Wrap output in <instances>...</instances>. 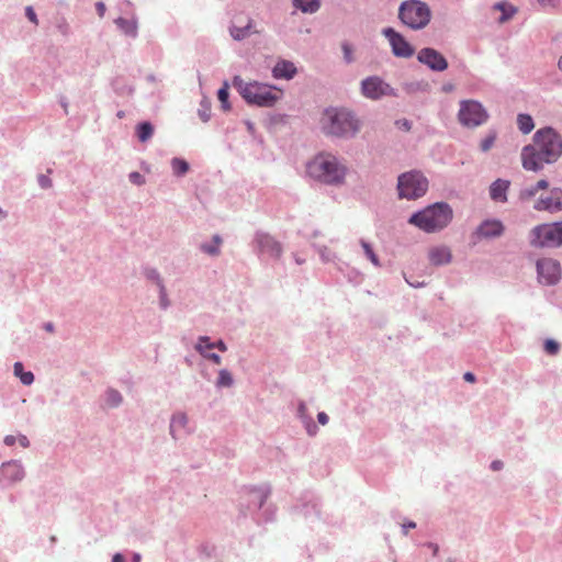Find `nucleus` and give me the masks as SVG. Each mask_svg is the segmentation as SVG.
I'll list each match as a JSON object with an SVG mask.
<instances>
[{
	"mask_svg": "<svg viewBox=\"0 0 562 562\" xmlns=\"http://www.w3.org/2000/svg\"><path fill=\"white\" fill-rule=\"evenodd\" d=\"M361 92L368 99L378 100L384 95L392 94L393 90L380 77L372 76L362 80Z\"/></svg>",
	"mask_w": 562,
	"mask_h": 562,
	"instance_id": "11",
	"label": "nucleus"
},
{
	"mask_svg": "<svg viewBox=\"0 0 562 562\" xmlns=\"http://www.w3.org/2000/svg\"><path fill=\"white\" fill-rule=\"evenodd\" d=\"M38 183L40 186L43 188V189H47L52 186V180L49 177L45 176V175H41L38 177Z\"/></svg>",
	"mask_w": 562,
	"mask_h": 562,
	"instance_id": "41",
	"label": "nucleus"
},
{
	"mask_svg": "<svg viewBox=\"0 0 562 562\" xmlns=\"http://www.w3.org/2000/svg\"><path fill=\"white\" fill-rule=\"evenodd\" d=\"M452 220V210L447 203H435L414 213L408 223L426 233L445 228Z\"/></svg>",
	"mask_w": 562,
	"mask_h": 562,
	"instance_id": "4",
	"label": "nucleus"
},
{
	"mask_svg": "<svg viewBox=\"0 0 562 562\" xmlns=\"http://www.w3.org/2000/svg\"><path fill=\"white\" fill-rule=\"evenodd\" d=\"M428 258L432 265H445L450 262L451 252L447 247H435L429 250Z\"/></svg>",
	"mask_w": 562,
	"mask_h": 562,
	"instance_id": "18",
	"label": "nucleus"
},
{
	"mask_svg": "<svg viewBox=\"0 0 562 562\" xmlns=\"http://www.w3.org/2000/svg\"><path fill=\"white\" fill-rule=\"evenodd\" d=\"M517 125H518V128L524 134L530 133L535 127L533 120L528 114H519L517 117Z\"/></svg>",
	"mask_w": 562,
	"mask_h": 562,
	"instance_id": "27",
	"label": "nucleus"
},
{
	"mask_svg": "<svg viewBox=\"0 0 562 562\" xmlns=\"http://www.w3.org/2000/svg\"><path fill=\"white\" fill-rule=\"evenodd\" d=\"M342 49H344L346 59L348 61H350L351 60V50H350L349 46L348 45H344Z\"/></svg>",
	"mask_w": 562,
	"mask_h": 562,
	"instance_id": "49",
	"label": "nucleus"
},
{
	"mask_svg": "<svg viewBox=\"0 0 562 562\" xmlns=\"http://www.w3.org/2000/svg\"><path fill=\"white\" fill-rule=\"evenodd\" d=\"M213 345H214V348L216 347L223 352L226 351V349H227L226 345L222 340H218L216 344H213Z\"/></svg>",
	"mask_w": 562,
	"mask_h": 562,
	"instance_id": "50",
	"label": "nucleus"
},
{
	"mask_svg": "<svg viewBox=\"0 0 562 562\" xmlns=\"http://www.w3.org/2000/svg\"><path fill=\"white\" fill-rule=\"evenodd\" d=\"M13 369H14L15 376H19L23 384L30 385L33 383V381H34L33 373L30 371L25 372L23 369V364L21 362H15Z\"/></svg>",
	"mask_w": 562,
	"mask_h": 562,
	"instance_id": "26",
	"label": "nucleus"
},
{
	"mask_svg": "<svg viewBox=\"0 0 562 562\" xmlns=\"http://www.w3.org/2000/svg\"><path fill=\"white\" fill-rule=\"evenodd\" d=\"M19 442H20V445H21V446H23V447H29V439H27L25 436H21V437L19 438Z\"/></svg>",
	"mask_w": 562,
	"mask_h": 562,
	"instance_id": "52",
	"label": "nucleus"
},
{
	"mask_svg": "<svg viewBox=\"0 0 562 562\" xmlns=\"http://www.w3.org/2000/svg\"><path fill=\"white\" fill-rule=\"evenodd\" d=\"M233 376L232 374L223 369L220 371L218 373V379H217V382H216V385L220 386V387H229L233 385Z\"/></svg>",
	"mask_w": 562,
	"mask_h": 562,
	"instance_id": "30",
	"label": "nucleus"
},
{
	"mask_svg": "<svg viewBox=\"0 0 562 562\" xmlns=\"http://www.w3.org/2000/svg\"><path fill=\"white\" fill-rule=\"evenodd\" d=\"M4 215L3 211L0 209V217Z\"/></svg>",
	"mask_w": 562,
	"mask_h": 562,
	"instance_id": "58",
	"label": "nucleus"
},
{
	"mask_svg": "<svg viewBox=\"0 0 562 562\" xmlns=\"http://www.w3.org/2000/svg\"><path fill=\"white\" fill-rule=\"evenodd\" d=\"M548 182L546 180H539L535 187L530 188V189H525V190H521L520 191V194H519V198L521 200H525V201H528L530 200L531 198H533L538 191L540 190H546L548 188Z\"/></svg>",
	"mask_w": 562,
	"mask_h": 562,
	"instance_id": "25",
	"label": "nucleus"
},
{
	"mask_svg": "<svg viewBox=\"0 0 562 562\" xmlns=\"http://www.w3.org/2000/svg\"><path fill=\"white\" fill-rule=\"evenodd\" d=\"M401 21L413 30L425 27L430 21L428 5L419 0L404 1L398 10Z\"/></svg>",
	"mask_w": 562,
	"mask_h": 562,
	"instance_id": "5",
	"label": "nucleus"
},
{
	"mask_svg": "<svg viewBox=\"0 0 562 562\" xmlns=\"http://www.w3.org/2000/svg\"><path fill=\"white\" fill-rule=\"evenodd\" d=\"M530 244L535 247H554L562 245V221L541 224L530 232Z\"/></svg>",
	"mask_w": 562,
	"mask_h": 562,
	"instance_id": "8",
	"label": "nucleus"
},
{
	"mask_svg": "<svg viewBox=\"0 0 562 562\" xmlns=\"http://www.w3.org/2000/svg\"><path fill=\"white\" fill-rule=\"evenodd\" d=\"M562 155V139L551 127L541 128L533 136V144L527 145L521 151L522 167L538 171L544 164L554 162Z\"/></svg>",
	"mask_w": 562,
	"mask_h": 562,
	"instance_id": "1",
	"label": "nucleus"
},
{
	"mask_svg": "<svg viewBox=\"0 0 562 562\" xmlns=\"http://www.w3.org/2000/svg\"><path fill=\"white\" fill-rule=\"evenodd\" d=\"M228 87L227 85H225L223 88H221L217 92V98L220 100V102L222 103V108L224 110H229V104H228Z\"/></svg>",
	"mask_w": 562,
	"mask_h": 562,
	"instance_id": "34",
	"label": "nucleus"
},
{
	"mask_svg": "<svg viewBox=\"0 0 562 562\" xmlns=\"http://www.w3.org/2000/svg\"><path fill=\"white\" fill-rule=\"evenodd\" d=\"M467 382L473 383L475 381V375L472 372H465L463 375Z\"/></svg>",
	"mask_w": 562,
	"mask_h": 562,
	"instance_id": "48",
	"label": "nucleus"
},
{
	"mask_svg": "<svg viewBox=\"0 0 562 562\" xmlns=\"http://www.w3.org/2000/svg\"><path fill=\"white\" fill-rule=\"evenodd\" d=\"M363 250H364V254L367 255L368 259L375 266V267H380V260L378 258V256L375 255V252L373 251L372 247L370 246V244H368L367 241L364 240H361L360 241Z\"/></svg>",
	"mask_w": 562,
	"mask_h": 562,
	"instance_id": "32",
	"label": "nucleus"
},
{
	"mask_svg": "<svg viewBox=\"0 0 562 562\" xmlns=\"http://www.w3.org/2000/svg\"><path fill=\"white\" fill-rule=\"evenodd\" d=\"M130 181L132 183H135V184H138V186H140V184H143L145 182L144 177L139 172H137V171H134V172L130 173Z\"/></svg>",
	"mask_w": 562,
	"mask_h": 562,
	"instance_id": "39",
	"label": "nucleus"
},
{
	"mask_svg": "<svg viewBox=\"0 0 562 562\" xmlns=\"http://www.w3.org/2000/svg\"><path fill=\"white\" fill-rule=\"evenodd\" d=\"M251 27H252L251 20H248L244 27H239V26L233 25L231 27V35L236 41L244 40L247 36H249L250 33H252Z\"/></svg>",
	"mask_w": 562,
	"mask_h": 562,
	"instance_id": "24",
	"label": "nucleus"
},
{
	"mask_svg": "<svg viewBox=\"0 0 562 562\" xmlns=\"http://www.w3.org/2000/svg\"><path fill=\"white\" fill-rule=\"evenodd\" d=\"M161 304L164 307H166L168 305L167 301H166V294L164 293V288L161 286Z\"/></svg>",
	"mask_w": 562,
	"mask_h": 562,
	"instance_id": "54",
	"label": "nucleus"
},
{
	"mask_svg": "<svg viewBox=\"0 0 562 562\" xmlns=\"http://www.w3.org/2000/svg\"><path fill=\"white\" fill-rule=\"evenodd\" d=\"M240 94L248 103L272 106L280 99L282 91L271 86L251 82L240 88Z\"/></svg>",
	"mask_w": 562,
	"mask_h": 562,
	"instance_id": "6",
	"label": "nucleus"
},
{
	"mask_svg": "<svg viewBox=\"0 0 562 562\" xmlns=\"http://www.w3.org/2000/svg\"><path fill=\"white\" fill-rule=\"evenodd\" d=\"M487 119V113L476 101L461 102L459 110V120L462 125L468 127H475L483 124Z\"/></svg>",
	"mask_w": 562,
	"mask_h": 562,
	"instance_id": "9",
	"label": "nucleus"
},
{
	"mask_svg": "<svg viewBox=\"0 0 562 562\" xmlns=\"http://www.w3.org/2000/svg\"><path fill=\"white\" fill-rule=\"evenodd\" d=\"M495 139H496V134L490 133L484 139H482L481 145H480L481 149L483 151L490 150L493 147Z\"/></svg>",
	"mask_w": 562,
	"mask_h": 562,
	"instance_id": "36",
	"label": "nucleus"
},
{
	"mask_svg": "<svg viewBox=\"0 0 562 562\" xmlns=\"http://www.w3.org/2000/svg\"><path fill=\"white\" fill-rule=\"evenodd\" d=\"M172 169L176 175L182 176L189 170V165L182 159L175 158L172 160Z\"/></svg>",
	"mask_w": 562,
	"mask_h": 562,
	"instance_id": "33",
	"label": "nucleus"
},
{
	"mask_svg": "<svg viewBox=\"0 0 562 562\" xmlns=\"http://www.w3.org/2000/svg\"><path fill=\"white\" fill-rule=\"evenodd\" d=\"M396 125L405 131L411 130V123L407 120H398L396 121Z\"/></svg>",
	"mask_w": 562,
	"mask_h": 562,
	"instance_id": "43",
	"label": "nucleus"
},
{
	"mask_svg": "<svg viewBox=\"0 0 562 562\" xmlns=\"http://www.w3.org/2000/svg\"><path fill=\"white\" fill-rule=\"evenodd\" d=\"M97 11L99 13L100 16H103L104 15V12H105V5L103 2H98L97 3Z\"/></svg>",
	"mask_w": 562,
	"mask_h": 562,
	"instance_id": "46",
	"label": "nucleus"
},
{
	"mask_svg": "<svg viewBox=\"0 0 562 562\" xmlns=\"http://www.w3.org/2000/svg\"><path fill=\"white\" fill-rule=\"evenodd\" d=\"M542 7H554L555 0H538Z\"/></svg>",
	"mask_w": 562,
	"mask_h": 562,
	"instance_id": "47",
	"label": "nucleus"
},
{
	"mask_svg": "<svg viewBox=\"0 0 562 562\" xmlns=\"http://www.w3.org/2000/svg\"><path fill=\"white\" fill-rule=\"evenodd\" d=\"M537 271L539 282L547 285L555 284L561 278L560 263L552 258H542L538 260Z\"/></svg>",
	"mask_w": 562,
	"mask_h": 562,
	"instance_id": "10",
	"label": "nucleus"
},
{
	"mask_svg": "<svg viewBox=\"0 0 562 562\" xmlns=\"http://www.w3.org/2000/svg\"><path fill=\"white\" fill-rule=\"evenodd\" d=\"M214 245H202L201 248L204 252L216 256L220 254V245L222 244V239L218 235L213 237Z\"/></svg>",
	"mask_w": 562,
	"mask_h": 562,
	"instance_id": "31",
	"label": "nucleus"
},
{
	"mask_svg": "<svg viewBox=\"0 0 562 562\" xmlns=\"http://www.w3.org/2000/svg\"><path fill=\"white\" fill-rule=\"evenodd\" d=\"M186 425H187V417H186V415H183V414L175 415L172 420H171V425H170L171 432L173 434L175 429L177 427H186Z\"/></svg>",
	"mask_w": 562,
	"mask_h": 562,
	"instance_id": "35",
	"label": "nucleus"
},
{
	"mask_svg": "<svg viewBox=\"0 0 562 562\" xmlns=\"http://www.w3.org/2000/svg\"><path fill=\"white\" fill-rule=\"evenodd\" d=\"M559 344L552 339H547L546 342H544V351L548 353V355H555L558 353L559 351Z\"/></svg>",
	"mask_w": 562,
	"mask_h": 562,
	"instance_id": "38",
	"label": "nucleus"
},
{
	"mask_svg": "<svg viewBox=\"0 0 562 562\" xmlns=\"http://www.w3.org/2000/svg\"><path fill=\"white\" fill-rule=\"evenodd\" d=\"M46 329H47L48 331H52V330H53V326H52V324H47V325H46Z\"/></svg>",
	"mask_w": 562,
	"mask_h": 562,
	"instance_id": "57",
	"label": "nucleus"
},
{
	"mask_svg": "<svg viewBox=\"0 0 562 562\" xmlns=\"http://www.w3.org/2000/svg\"><path fill=\"white\" fill-rule=\"evenodd\" d=\"M317 419H318L319 424H322V425H326L328 423V416L324 412L318 413Z\"/></svg>",
	"mask_w": 562,
	"mask_h": 562,
	"instance_id": "44",
	"label": "nucleus"
},
{
	"mask_svg": "<svg viewBox=\"0 0 562 562\" xmlns=\"http://www.w3.org/2000/svg\"><path fill=\"white\" fill-rule=\"evenodd\" d=\"M347 171V167L329 153H321L307 164L308 176L325 184H342Z\"/></svg>",
	"mask_w": 562,
	"mask_h": 562,
	"instance_id": "2",
	"label": "nucleus"
},
{
	"mask_svg": "<svg viewBox=\"0 0 562 562\" xmlns=\"http://www.w3.org/2000/svg\"><path fill=\"white\" fill-rule=\"evenodd\" d=\"M153 133L154 128L148 122H143L137 126V137L143 143L148 140L153 136Z\"/></svg>",
	"mask_w": 562,
	"mask_h": 562,
	"instance_id": "28",
	"label": "nucleus"
},
{
	"mask_svg": "<svg viewBox=\"0 0 562 562\" xmlns=\"http://www.w3.org/2000/svg\"><path fill=\"white\" fill-rule=\"evenodd\" d=\"M503 467V462L502 461H494L492 464H491V468L494 470V471H497V470H501Z\"/></svg>",
	"mask_w": 562,
	"mask_h": 562,
	"instance_id": "51",
	"label": "nucleus"
},
{
	"mask_svg": "<svg viewBox=\"0 0 562 562\" xmlns=\"http://www.w3.org/2000/svg\"><path fill=\"white\" fill-rule=\"evenodd\" d=\"M15 442H16V439H15L14 436L8 435V436L4 437V443L7 446L11 447V446L15 445Z\"/></svg>",
	"mask_w": 562,
	"mask_h": 562,
	"instance_id": "45",
	"label": "nucleus"
},
{
	"mask_svg": "<svg viewBox=\"0 0 562 562\" xmlns=\"http://www.w3.org/2000/svg\"><path fill=\"white\" fill-rule=\"evenodd\" d=\"M25 15L26 18L33 22L34 24H38V20H37V16H36V13L34 11V9L32 7H26L25 9Z\"/></svg>",
	"mask_w": 562,
	"mask_h": 562,
	"instance_id": "40",
	"label": "nucleus"
},
{
	"mask_svg": "<svg viewBox=\"0 0 562 562\" xmlns=\"http://www.w3.org/2000/svg\"><path fill=\"white\" fill-rule=\"evenodd\" d=\"M509 188V181L497 179L490 188V195L492 200L497 202L507 201L506 192Z\"/></svg>",
	"mask_w": 562,
	"mask_h": 562,
	"instance_id": "17",
	"label": "nucleus"
},
{
	"mask_svg": "<svg viewBox=\"0 0 562 562\" xmlns=\"http://www.w3.org/2000/svg\"><path fill=\"white\" fill-rule=\"evenodd\" d=\"M210 108L205 106L203 110L199 111V115L203 122H207L210 120Z\"/></svg>",
	"mask_w": 562,
	"mask_h": 562,
	"instance_id": "42",
	"label": "nucleus"
},
{
	"mask_svg": "<svg viewBox=\"0 0 562 562\" xmlns=\"http://www.w3.org/2000/svg\"><path fill=\"white\" fill-rule=\"evenodd\" d=\"M418 60L436 71H443L448 67L446 58L434 48H423L417 56Z\"/></svg>",
	"mask_w": 562,
	"mask_h": 562,
	"instance_id": "14",
	"label": "nucleus"
},
{
	"mask_svg": "<svg viewBox=\"0 0 562 562\" xmlns=\"http://www.w3.org/2000/svg\"><path fill=\"white\" fill-rule=\"evenodd\" d=\"M296 72V68L293 63L282 60L278 63L273 68L274 78L291 79Z\"/></svg>",
	"mask_w": 562,
	"mask_h": 562,
	"instance_id": "20",
	"label": "nucleus"
},
{
	"mask_svg": "<svg viewBox=\"0 0 562 562\" xmlns=\"http://www.w3.org/2000/svg\"><path fill=\"white\" fill-rule=\"evenodd\" d=\"M382 33L389 40L395 56L407 58L414 54L408 42L392 27L384 29Z\"/></svg>",
	"mask_w": 562,
	"mask_h": 562,
	"instance_id": "12",
	"label": "nucleus"
},
{
	"mask_svg": "<svg viewBox=\"0 0 562 562\" xmlns=\"http://www.w3.org/2000/svg\"><path fill=\"white\" fill-rule=\"evenodd\" d=\"M3 474L12 481L21 480L24 475L23 469L14 461L2 465Z\"/></svg>",
	"mask_w": 562,
	"mask_h": 562,
	"instance_id": "21",
	"label": "nucleus"
},
{
	"mask_svg": "<svg viewBox=\"0 0 562 562\" xmlns=\"http://www.w3.org/2000/svg\"><path fill=\"white\" fill-rule=\"evenodd\" d=\"M494 9L499 10L503 12V15L499 18V22L504 23L507 20H509L515 13L516 9L512 5H506L504 3H496L494 5Z\"/></svg>",
	"mask_w": 562,
	"mask_h": 562,
	"instance_id": "29",
	"label": "nucleus"
},
{
	"mask_svg": "<svg viewBox=\"0 0 562 562\" xmlns=\"http://www.w3.org/2000/svg\"><path fill=\"white\" fill-rule=\"evenodd\" d=\"M400 198L415 200L423 196L428 190V180L419 171H409L398 177Z\"/></svg>",
	"mask_w": 562,
	"mask_h": 562,
	"instance_id": "7",
	"label": "nucleus"
},
{
	"mask_svg": "<svg viewBox=\"0 0 562 562\" xmlns=\"http://www.w3.org/2000/svg\"><path fill=\"white\" fill-rule=\"evenodd\" d=\"M416 527V524L415 522H409L408 525H403V528L405 529V533L407 532V528H415Z\"/></svg>",
	"mask_w": 562,
	"mask_h": 562,
	"instance_id": "55",
	"label": "nucleus"
},
{
	"mask_svg": "<svg viewBox=\"0 0 562 562\" xmlns=\"http://www.w3.org/2000/svg\"><path fill=\"white\" fill-rule=\"evenodd\" d=\"M293 5L303 13H314L321 7L319 0H293Z\"/></svg>",
	"mask_w": 562,
	"mask_h": 562,
	"instance_id": "22",
	"label": "nucleus"
},
{
	"mask_svg": "<svg viewBox=\"0 0 562 562\" xmlns=\"http://www.w3.org/2000/svg\"><path fill=\"white\" fill-rule=\"evenodd\" d=\"M504 231V226L502 222L496 220L485 221L483 222L479 228L477 234L483 237H496L499 236Z\"/></svg>",
	"mask_w": 562,
	"mask_h": 562,
	"instance_id": "16",
	"label": "nucleus"
},
{
	"mask_svg": "<svg viewBox=\"0 0 562 562\" xmlns=\"http://www.w3.org/2000/svg\"><path fill=\"white\" fill-rule=\"evenodd\" d=\"M258 246L262 254L278 258L282 252L281 245L269 235H260L258 237Z\"/></svg>",
	"mask_w": 562,
	"mask_h": 562,
	"instance_id": "15",
	"label": "nucleus"
},
{
	"mask_svg": "<svg viewBox=\"0 0 562 562\" xmlns=\"http://www.w3.org/2000/svg\"><path fill=\"white\" fill-rule=\"evenodd\" d=\"M112 562H124V557L120 553H116L113 559H112Z\"/></svg>",
	"mask_w": 562,
	"mask_h": 562,
	"instance_id": "53",
	"label": "nucleus"
},
{
	"mask_svg": "<svg viewBox=\"0 0 562 562\" xmlns=\"http://www.w3.org/2000/svg\"><path fill=\"white\" fill-rule=\"evenodd\" d=\"M121 401H122V396H121V394L117 391L110 390L106 393V402L111 406H116L117 404H120Z\"/></svg>",
	"mask_w": 562,
	"mask_h": 562,
	"instance_id": "37",
	"label": "nucleus"
},
{
	"mask_svg": "<svg viewBox=\"0 0 562 562\" xmlns=\"http://www.w3.org/2000/svg\"><path fill=\"white\" fill-rule=\"evenodd\" d=\"M558 66H559V68L562 70V56H561V57H560V59H559Z\"/></svg>",
	"mask_w": 562,
	"mask_h": 562,
	"instance_id": "56",
	"label": "nucleus"
},
{
	"mask_svg": "<svg viewBox=\"0 0 562 562\" xmlns=\"http://www.w3.org/2000/svg\"><path fill=\"white\" fill-rule=\"evenodd\" d=\"M214 348V345L210 342L209 337H200L196 350L205 358L212 360L214 363H221V357L216 353L210 352Z\"/></svg>",
	"mask_w": 562,
	"mask_h": 562,
	"instance_id": "19",
	"label": "nucleus"
},
{
	"mask_svg": "<svg viewBox=\"0 0 562 562\" xmlns=\"http://www.w3.org/2000/svg\"><path fill=\"white\" fill-rule=\"evenodd\" d=\"M322 130L333 136H352L360 130V121L346 109L329 108L323 112Z\"/></svg>",
	"mask_w": 562,
	"mask_h": 562,
	"instance_id": "3",
	"label": "nucleus"
},
{
	"mask_svg": "<svg viewBox=\"0 0 562 562\" xmlns=\"http://www.w3.org/2000/svg\"><path fill=\"white\" fill-rule=\"evenodd\" d=\"M119 29L124 32L126 35L135 37L137 34V23L135 20H127L124 18H119L115 20Z\"/></svg>",
	"mask_w": 562,
	"mask_h": 562,
	"instance_id": "23",
	"label": "nucleus"
},
{
	"mask_svg": "<svg viewBox=\"0 0 562 562\" xmlns=\"http://www.w3.org/2000/svg\"><path fill=\"white\" fill-rule=\"evenodd\" d=\"M533 207L538 211L558 212L562 210V190L554 188L546 195H541Z\"/></svg>",
	"mask_w": 562,
	"mask_h": 562,
	"instance_id": "13",
	"label": "nucleus"
}]
</instances>
